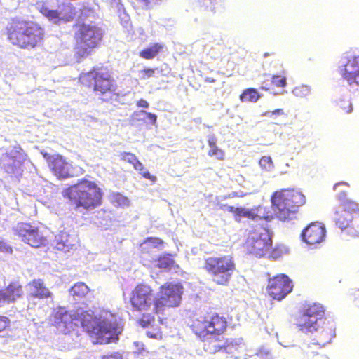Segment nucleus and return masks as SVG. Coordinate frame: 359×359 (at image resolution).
<instances>
[{
	"label": "nucleus",
	"instance_id": "1",
	"mask_svg": "<svg viewBox=\"0 0 359 359\" xmlns=\"http://www.w3.org/2000/svg\"><path fill=\"white\" fill-rule=\"evenodd\" d=\"M53 324L64 334L81 326L93 339V343L101 344L117 340L123 330L117 317L112 313L103 311L97 318L93 316V312L81 309L69 312L65 308H59L55 313Z\"/></svg>",
	"mask_w": 359,
	"mask_h": 359
},
{
	"label": "nucleus",
	"instance_id": "2",
	"mask_svg": "<svg viewBox=\"0 0 359 359\" xmlns=\"http://www.w3.org/2000/svg\"><path fill=\"white\" fill-rule=\"evenodd\" d=\"M325 310L323 306L320 304L314 303L308 305L304 309L302 314L297 319L296 325L303 332H318L320 330L319 341L312 343V345H319L323 346L330 343L333 337L334 325L329 321L326 323V320L323 318Z\"/></svg>",
	"mask_w": 359,
	"mask_h": 359
},
{
	"label": "nucleus",
	"instance_id": "3",
	"mask_svg": "<svg viewBox=\"0 0 359 359\" xmlns=\"http://www.w3.org/2000/svg\"><path fill=\"white\" fill-rule=\"evenodd\" d=\"M62 194L74 205V210L80 212L100 205L102 198L101 189L97 184L86 179L63 190Z\"/></svg>",
	"mask_w": 359,
	"mask_h": 359
},
{
	"label": "nucleus",
	"instance_id": "4",
	"mask_svg": "<svg viewBox=\"0 0 359 359\" xmlns=\"http://www.w3.org/2000/svg\"><path fill=\"white\" fill-rule=\"evenodd\" d=\"M8 41L21 48L31 49L36 47L43 36V29L32 21L14 18L6 27Z\"/></svg>",
	"mask_w": 359,
	"mask_h": 359
},
{
	"label": "nucleus",
	"instance_id": "5",
	"mask_svg": "<svg viewBox=\"0 0 359 359\" xmlns=\"http://www.w3.org/2000/svg\"><path fill=\"white\" fill-rule=\"evenodd\" d=\"M271 200L273 212L281 221L295 219L299 207L304 205L306 201L305 196L294 189L277 191Z\"/></svg>",
	"mask_w": 359,
	"mask_h": 359
},
{
	"label": "nucleus",
	"instance_id": "6",
	"mask_svg": "<svg viewBox=\"0 0 359 359\" xmlns=\"http://www.w3.org/2000/svg\"><path fill=\"white\" fill-rule=\"evenodd\" d=\"M102 37V28L93 24H82L75 32L76 54L79 57H87L100 45Z\"/></svg>",
	"mask_w": 359,
	"mask_h": 359
},
{
	"label": "nucleus",
	"instance_id": "7",
	"mask_svg": "<svg viewBox=\"0 0 359 359\" xmlns=\"http://www.w3.org/2000/svg\"><path fill=\"white\" fill-rule=\"evenodd\" d=\"M204 268L211 274L215 283L226 285L236 269V265L230 256L211 257L205 259Z\"/></svg>",
	"mask_w": 359,
	"mask_h": 359
},
{
	"label": "nucleus",
	"instance_id": "8",
	"mask_svg": "<svg viewBox=\"0 0 359 359\" xmlns=\"http://www.w3.org/2000/svg\"><path fill=\"white\" fill-rule=\"evenodd\" d=\"M83 81L87 80L90 86H93L94 91L101 100L109 102L115 95V83L109 72L104 68L94 69L81 78Z\"/></svg>",
	"mask_w": 359,
	"mask_h": 359
},
{
	"label": "nucleus",
	"instance_id": "9",
	"mask_svg": "<svg viewBox=\"0 0 359 359\" xmlns=\"http://www.w3.org/2000/svg\"><path fill=\"white\" fill-rule=\"evenodd\" d=\"M191 327L195 334L205 340L209 336L212 338L214 334L223 333L226 327V321L215 313L194 320Z\"/></svg>",
	"mask_w": 359,
	"mask_h": 359
},
{
	"label": "nucleus",
	"instance_id": "10",
	"mask_svg": "<svg viewBox=\"0 0 359 359\" xmlns=\"http://www.w3.org/2000/svg\"><path fill=\"white\" fill-rule=\"evenodd\" d=\"M130 303L134 310L157 313L156 307V297L150 286L145 284L137 285L131 292Z\"/></svg>",
	"mask_w": 359,
	"mask_h": 359
},
{
	"label": "nucleus",
	"instance_id": "11",
	"mask_svg": "<svg viewBox=\"0 0 359 359\" xmlns=\"http://www.w3.org/2000/svg\"><path fill=\"white\" fill-rule=\"evenodd\" d=\"M26 160L27 154L20 145L11 146L2 154L0 165L6 172L18 176L22 174V165Z\"/></svg>",
	"mask_w": 359,
	"mask_h": 359
},
{
	"label": "nucleus",
	"instance_id": "12",
	"mask_svg": "<svg viewBox=\"0 0 359 359\" xmlns=\"http://www.w3.org/2000/svg\"><path fill=\"white\" fill-rule=\"evenodd\" d=\"M271 245V235L268 229L262 226L250 233L246 242L249 252L259 257L265 255Z\"/></svg>",
	"mask_w": 359,
	"mask_h": 359
},
{
	"label": "nucleus",
	"instance_id": "13",
	"mask_svg": "<svg viewBox=\"0 0 359 359\" xmlns=\"http://www.w3.org/2000/svg\"><path fill=\"white\" fill-rule=\"evenodd\" d=\"M15 235L33 248H39L46 243V238L37 226L27 222H18L13 227Z\"/></svg>",
	"mask_w": 359,
	"mask_h": 359
},
{
	"label": "nucleus",
	"instance_id": "14",
	"mask_svg": "<svg viewBox=\"0 0 359 359\" xmlns=\"http://www.w3.org/2000/svg\"><path fill=\"white\" fill-rule=\"evenodd\" d=\"M183 287L180 284L170 283L162 286L158 297H156L157 313L163 311L164 307H175L180 305L183 293Z\"/></svg>",
	"mask_w": 359,
	"mask_h": 359
},
{
	"label": "nucleus",
	"instance_id": "15",
	"mask_svg": "<svg viewBox=\"0 0 359 359\" xmlns=\"http://www.w3.org/2000/svg\"><path fill=\"white\" fill-rule=\"evenodd\" d=\"M339 71L349 86L353 90L359 88V55H344L339 62Z\"/></svg>",
	"mask_w": 359,
	"mask_h": 359
},
{
	"label": "nucleus",
	"instance_id": "16",
	"mask_svg": "<svg viewBox=\"0 0 359 359\" xmlns=\"http://www.w3.org/2000/svg\"><path fill=\"white\" fill-rule=\"evenodd\" d=\"M43 156L48 163L49 168L58 179L73 177L81 170L79 167L74 168L60 155L49 156L46 153Z\"/></svg>",
	"mask_w": 359,
	"mask_h": 359
},
{
	"label": "nucleus",
	"instance_id": "17",
	"mask_svg": "<svg viewBox=\"0 0 359 359\" xmlns=\"http://www.w3.org/2000/svg\"><path fill=\"white\" fill-rule=\"evenodd\" d=\"M37 7L40 13L54 23L60 21L69 22L74 18V8L70 3L58 5L57 9L50 8L45 4H38Z\"/></svg>",
	"mask_w": 359,
	"mask_h": 359
},
{
	"label": "nucleus",
	"instance_id": "18",
	"mask_svg": "<svg viewBox=\"0 0 359 359\" xmlns=\"http://www.w3.org/2000/svg\"><path fill=\"white\" fill-rule=\"evenodd\" d=\"M221 334H214L205 338L207 342L205 343L204 346L206 351H209L211 353H216L217 351H222L226 353H232L238 346V343L236 340L232 339H224L221 337Z\"/></svg>",
	"mask_w": 359,
	"mask_h": 359
},
{
	"label": "nucleus",
	"instance_id": "19",
	"mask_svg": "<svg viewBox=\"0 0 359 359\" xmlns=\"http://www.w3.org/2000/svg\"><path fill=\"white\" fill-rule=\"evenodd\" d=\"M359 211V205L353 201H347L336 210L334 214V222L336 225L342 231L348 230L352 222Z\"/></svg>",
	"mask_w": 359,
	"mask_h": 359
},
{
	"label": "nucleus",
	"instance_id": "20",
	"mask_svg": "<svg viewBox=\"0 0 359 359\" xmlns=\"http://www.w3.org/2000/svg\"><path fill=\"white\" fill-rule=\"evenodd\" d=\"M293 288L291 280L285 274H280L269 280V294L275 299L285 298Z\"/></svg>",
	"mask_w": 359,
	"mask_h": 359
},
{
	"label": "nucleus",
	"instance_id": "21",
	"mask_svg": "<svg viewBox=\"0 0 359 359\" xmlns=\"http://www.w3.org/2000/svg\"><path fill=\"white\" fill-rule=\"evenodd\" d=\"M223 210L233 213L236 221H240L241 217L250 218L255 221L262 220V219L269 220V216L265 214L264 209L261 206L255 209H248L224 205Z\"/></svg>",
	"mask_w": 359,
	"mask_h": 359
},
{
	"label": "nucleus",
	"instance_id": "22",
	"mask_svg": "<svg viewBox=\"0 0 359 359\" xmlns=\"http://www.w3.org/2000/svg\"><path fill=\"white\" fill-rule=\"evenodd\" d=\"M326 230L319 222L311 223L305 228L301 234L302 240L309 245L320 243L324 240Z\"/></svg>",
	"mask_w": 359,
	"mask_h": 359
},
{
	"label": "nucleus",
	"instance_id": "23",
	"mask_svg": "<svg viewBox=\"0 0 359 359\" xmlns=\"http://www.w3.org/2000/svg\"><path fill=\"white\" fill-rule=\"evenodd\" d=\"M24 291L18 282L11 283L5 289L0 290V307L13 303L22 297Z\"/></svg>",
	"mask_w": 359,
	"mask_h": 359
},
{
	"label": "nucleus",
	"instance_id": "24",
	"mask_svg": "<svg viewBox=\"0 0 359 359\" xmlns=\"http://www.w3.org/2000/svg\"><path fill=\"white\" fill-rule=\"evenodd\" d=\"M77 243L78 240L75 236L60 231L55 235L53 245L58 250L68 252L76 249Z\"/></svg>",
	"mask_w": 359,
	"mask_h": 359
},
{
	"label": "nucleus",
	"instance_id": "25",
	"mask_svg": "<svg viewBox=\"0 0 359 359\" xmlns=\"http://www.w3.org/2000/svg\"><path fill=\"white\" fill-rule=\"evenodd\" d=\"M28 296L36 299L51 298L53 293L46 287L41 279H34L27 285Z\"/></svg>",
	"mask_w": 359,
	"mask_h": 359
},
{
	"label": "nucleus",
	"instance_id": "26",
	"mask_svg": "<svg viewBox=\"0 0 359 359\" xmlns=\"http://www.w3.org/2000/svg\"><path fill=\"white\" fill-rule=\"evenodd\" d=\"M163 244V241L158 238H149L140 245V250L143 254H153Z\"/></svg>",
	"mask_w": 359,
	"mask_h": 359
},
{
	"label": "nucleus",
	"instance_id": "27",
	"mask_svg": "<svg viewBox=\"0 0 359 359\" xmlns=\"http://www.w3.org/2000/svg\"><path fill=\"white\" fill-rule=\"evenodd\" d=\"M88 290L89 289L85 283H77L69 290V294L74 298L75 301H77L83 297Z\"/></svg>",
	"mask_w": 359,
	"mask_h": 359
},
{
	"label": "nucleus",
	"instance_id": "28",
	"mask_svg": "<svg viewBox=\"0 0 359 359\" xmlns=\"http://www.w3.org/2000/svg\"><path fill=\"white\" fill-rule=\"evenodd\" d=\"M259 98V95L256 89L248 88L245 90L240 95L241 100L244 102H255Z\"/></svg>",
	"mask_w": 359,
	"mask_h": 359
},
{
	"label": "nucleus",
	"instance_id": "29",
	"mask_svg": "<svg viewBox=\"0 0 359 359\" xmlns=\"http://www.w3.org/2000/svg\"><path fill=\"white\" fill-rule=\"evenodd\" d=\"M111 202L116 206L126 207L129 205V200L120 193H112L109 196Z\"/></svg>",
	"mask_w": 359,
	"mask_h": 359
},
{
	"label": "nucleus",
	"instance_id": "30",
	"mask_svg": "<svg viewBox=\"0 0 359 359\" xmlns=\"http://www.w3.org/2000/svg\"><path fill=\"white\" fill-rule=\"evenodd\" d=\"M161 48L162 46L160 44L155 43L141 51L140 56L146 59L154 58L159 53Z\"/></svg>",
	"mask_w": 359,
	"mask_h": 359
},
{
	"label": "nucleus",
	"instance_id": "31",
	"mask_svg": "<svg viewBox=\"0 0 359 359\" xmlns=\"http://www.w3.org/2000/svg\"><path fill=\"white\" fill-rule=\"evenodd\" d=\"M174 264V260L170 255H165L159 257L157 259L156 266L164 270H170Z\"/></svg>",
	"mask_w": 359,
	"mask_h": 359
},
{
	"label": "nucleus",
	"instance_id": "32",
	"mask_svg": "<svg viewBox=\"0 0 359 359\" xmlns=\"http://www.w3.org/2000/svg\"><path fill=\"white\" fill-rule=\"evenodd\" d=\"M162 74V69L160 68H145L140 72L142 79H148L151 77H158Z\"/></svg>",
	"mask_w": 359,
	"mask_h": 359
},
{
	"label": "nucleus",
	"instance_id": "33",
	"mask_svg": "<svg viewBox=\"0 0 359 359\" xmlns=\"http://www.w3.org/2000/svg\"><path fill=\"white\" fill-rule=\"evenodd\" d=\"M196 1L199 6L203 8L205 11L214 13L219 0H196Z\"/></svg>",
	"mask_w": 359,
	"mask_h": 359
},
{
	"label": "nucleus",
	"instance_id": "34",
	"mask_svg": "<svg viewBox=\"0 0 359 359\" xmlns=\"http://www.w3.org/2000/svg\"><path fill=\"white\" fill-rule=\"evenodd\" d=\"M137 6L143 9H150L161 4L163 0H135Z\"/></svg>",
	"mask_w": 359,
	"mask_h": 359
},
{
	"label": "nucleus",
	"instance_id": "35",
	"mask_svg": "<svg viewBox=\"0 0 359 359\" xmlns=\"http://www.w3.org/2000/svg\"><path fill=\"white\" fill-rule=\"evenodd\" d=\"M348 234L352 236H359V213L358 212L348 230Z\"/></svg>",
	"mask_w": 359,
	"mask_h": 359
},
{
	"label": "nucleus",
	"instance_id": "36",
	"mask_svg": "<svg viewBox=\"0 0 359 359\" xmlns=\"http://www.w3.org/2000/svg\"><path fill=\"white\" fill-rule=\"evenodd\" d=\"M292 93L297 97H304L311 93V87L306 85L296 87L293 89Z\"/></svg>",
	"mask_w": 359,
	"mask_h": 359
},
{
	"label": "nucleus",
	"instance_id": "37",
	"mask_svg": "<svg viewBox=\"0 0 359 359\" xmlns=\"http://www.w3.org/2000/svg\"><path fill=\"white\" fill-rule=\"evenodd\" d=\"M145 114H147V111L145 110H140V111H134L132 115L130 116V123L131 125H133L135 121H144V123H147L146 121V116Z\"/></svg>",
	"mask_w": 359,
	"mask_h": 359
},
{
	"label": "nucleus",
	"instance_id": "38",
	"mask_svg": "<svg viewBox=\"0 0 359 359\" xmlns=\"http://www.w3.org/2000/svg\"><path fill=\"white\" fill-rule=\"evenodd\" d=\"M154 322V317L151 313H144L142 318L140 320V325L143 327H147Z\"/></svg>",
	"mask_w": 359,
	"mask_h": 359
},
{
	"label": "nucleus",
	"instance_id": "39",
	"mask_svg": "<svg viewBox=\"0 0 359 359\" xmlns=\"http://www.w3.org/2000/svg\"><path fill=\"white\" fill-rule=\"evenodd\" d=\"M259 165L267 171L273 168V161L270 156H262L259 161Z\"/></svg>",
	"mask_w": 359,
	"mask_h": 359
},
{
	"label": "nucleus",
	"instance_id": "40",
	"mask_svg": "<svg viewBox=\"0 0 359 359\" xmlns=\"http://www.w3.org/2000/svg\"><path fill=\"white\" fill-rule=\"evenodd\" d=\"M271 82L276 86L283 87L286 85V78L280 75H273Z\"/></svg>",
	"mask_w": 359,
	"mask_h": 359
},
{
	"label": "nucleus",
	"instance_id": "41",
	"mask_svg": "<svg viewBox=\"0 0 359 359\" xmlns=\"http://www.w3.org/2000/svg\"><path fill=\"white\" fill-rule=\"evenodd\" d=\"M208 155L210 156H215L217 159L222 160L224 158V153L222 150L219 149L217 147L211 148L208 152Z\"/></svg>",
	"mask_w": 359,
	"mask_h": 359
},
{
	"label": "nucleus",
	"instance_id": "42",
	"mask_svg": "<svg viewBox=\"0 0 359 359\" xmlns=\"http://www.w3.org/2000/svg\"><path fill=\"white\" fill-rule=\"evenodd\" d=\"M146 118L148 119L147 123H150L152 126H156L157 123V116L155 114L147 112L145 114Z\"/></svg>",
	"mask_w": 359,
	"mask_h": 359
},
{
	"label": "nucleus",
	"instance_id": "43",
	"mask_svg": "<svg viewBox=\"0 0 359 359\" xmlns=\"http://www.w3.org/2000/svg\"><path fill=\"white\" fill-rule=\"evenodd\" d=\"M258 355L264 359H272V355L269 350L266 348H262L258 353Z\"/></svg>",
	"mask_w": 359,
	"mask_h": 359
},
{
	"label": "nucleus",
	"instance_id": "44",
	"mask_svg": "<svg viewBox=\"0 0 359 359\" xmlns=\"http://www.w3.org/2000/svg\"><path fill=\"white\" fill-rule=\"evenodd\" d=\"M283 114H284L283 110L280 109H276V110H273V111H267L263 113L262 114V116L272 117L273 115L280 116V115H283Z\"/></svg>",
	"mask_w": 359,
	"mask_h": 359
},
{
	"label": "nucleus",
	"instance_id": "45",
	"mask_svg": "<svg viewBox=\"0 0 359 359\" xmlns=\"http://www.w3.org/2000/svg\"><path fill=\"white\" fill-rule=\"evenodd\" d=\"M123 158L125 161L131 163L132 165H133L135 162H136V161L137 160V157L134 154L130 153H124Z\"/></svg>",
	"mask_w": 359,
	"mask_h": 359
},
{
	"label": "nucleus",
	"instance_id": "46",
	"mask_svg": "<svg viewBox=\"0 0 359 359\" xmlns=\"http://www.w3.org/2000/svg\"><path fill=\"white\" fill-rule=\"evenodd\" d=\"M10 320L6 316H0V332L6 329L9 325Z\"/></svg>",
	"mask_w": 359,
	"mask_h": 359
},
{
	"label": "nucleus",
	"instance_id": "47",
	"mask_svg": "<svg viewBox=\"0 0 359 359\" xmlns=\"http://www.w3.org/2000/svg\"><path fill=\"white\" fill-rule=\"evenodd\" d=\"M217 140L214 134L208 135V142L210 149L217 147Z\"/></svg>",
	"mask_w": 359,
	"mask_h": 359
},
{
	"label": "nucleus",
	"instance_id": "48",
	"mask_svg": "<svg viewBox=\"0 0 359 359\" xmlns=\"http://www.w3.org/2000/svg\"><path fill=\"white\" fill-rule=\"evenodd\" d=\"M340 106L348 114L352 111V104L349 100H347L346 102L341 101V104H340Z\"/></svg>",
	"mask_w": 359,
	"mask_h": 359
},
{
	"label": "nucleus",
	"instance_id": "49",
	"mask_svg": "<svg viewBox=\"0 0 359 359\" xmlns=\"http://www.w3.org/2000/svg\"><path fill=\"white\" fill-rule=\"evenodd\" d=\"M0 251L8 253L12 252V248L11 246L7 245L6 243L0 240Z\"/></svg>",
	"mask_w": 359,
	"mask_h": 359
},
{
	"label": "nucleus",
	"instance_id": "50",
	"mask_svg": "<svg viewBox=\"0 0 359 359\" xmlns=\"http://www.w3.org/2000/svg\"><path fill=\"white\" fill-rule=\"evenodd\" d=\"M337 198L339 199V201L343 203V205H345V203H346L347 201H351L350 200L346 198V194L345 193V191H341L337 195Z\"/></svg>",
	"mask_w": 359,
	"mask_h": 359
},
{
	"label": "nucleus",
	"instance_id": "51",
	"mask_svg": "<svg viewBox=\"0 0 359 359\" xmlns=\"http://www.w3.org/2000/svg\"><path fill=\"white\" fill-rule=\"evenodd\" d=\"M101 359H123L121 354L115 353L111 355H103Z\"/></svg>",
	"mask_w": 359,
	"mask_h": 359
},
{
	"label": "nucleus",
	"instance_id": "52",
	"mask_svg": "<svg viewBox=\"0 0 359 359\" xmlns=\"http://www.w3.org/2000/svg\"><path fill=\"white\" fill-rule=\"evenodd\" d=\"M112 6H115L118 11L123 8V4L121 3V0H109Z\"/></svg>",
	"mask_w": 359,
	"mask_h": 359
},
{
	"label": "nucleus",
	"instance_id": "53",
	"mask_svg": "<svg viewBox=\"0 0 359 359\" xmlns=\"http://www.w3.org/2000/svg\"><path fill=\"white\" fill-rule=\"evenodd\" d=\"M137 106L138 107L149 108V104L147 100L144 99H140L137 102Z\"/></svg>",
	"mask_w": 359,
	"mask_h": 359
},
{
	"label": "nucleus",
	"instance_id": "54",
	"mask_svg": "<svg viewBox=\"0 0 359 359\" xmlns=\"http://www.w3.org/2000/svg\"><path fill=\"white\" fill-rule=\"evenodd\" d=\"M136 170H142L144 169L143 164L137 159L136 162L133 165Z\"/></svg>",
	"mask_w": 359,
	"mask_h": 359
},
{
	"label": "nucleus",
	"instance_id": "55",
	"mask_svg": "<svg viewBox=\"0 0 359 359\" xmlns=\"http://www.w3.org/2000/svg\"><path fill=\"white\" fill-rule=\"evenodd\" d=\"M341 185H346V186H348V183L345 182H340L339 183H337L334 186V190L336 191L337 189V188L339 187V186H341Z\"/></svg>",
	"mask_w": 359,
	"mask_h": 359
},
{
	"label": "nucleus",
	"instance_id": "56",
	"mask_svg": "<svg viewBox=\"0 0 359 359\" xmlns=\"http://www.w3.org/2000/svg\"><path fill=\"white\" fill-rule=\"evenodd\" d=\"M142 175L144 176V177H145L147 179H150V177H151V175L148 171L142 172Z\"/></svg>",
	"mask_w": 359,
	"mask_h": 359
},
{
	"label": "nucleus",
	"instance_id": "57",
	"mask_svg": "<svg viewBox=\"0 0 359 359\" xmlns=\"http://www.w3.org/2000/svg\"><path fill=\"white\" fill-rule=\"evenodd\" d=\"M147 335L151 337H154V338L156 337V334H153L150 332H147Z\"/></svg>",
	"mask_w": 359,
	"mask_h": 359
},
{
	"label": "nucleus",
	"instance_id": "58",
	"mask_svg": "<svg viewBox=\"0 0 359 359\" xmlns=\"http://www.w3.org/2000/svg\"><path fill=\"white\" fill-rule=\"evenodd\" d=\"M355 304H356V305L359 306V300L358 301L356 300V303Z\"/></svg>",
	"mask_w": 359,
	"mask_h": 359
}]
</instances>
